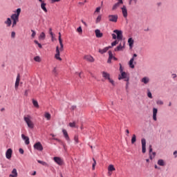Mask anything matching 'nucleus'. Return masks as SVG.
Masks as SVG:
<instances>
[{
	"label": "nucleus",
	"mask_w": 177,
	"mask_h": 177,
	"mask_svg": "<svg viewBox=\"0 0 177 177\" xmlns=\"http://www.w3.org/2000/svg\"><path fill=\"white\" fill-rule=\"evenodd\" d=\"M59 42L60 45V48H59V46H57L56 50H55V58L57 60H59V62H62V57H60V52H63V48L64 46L63 45V40L62 39V33L59 32Z\"/></svg>",
	"instance_id": "nucleus-1"
},
{
	"label": "nucleus",
	"mask_w": 177,
	"mask_h": 177,
	"mask_svg": "<svg viewBox=\"0 0 177 177\" xmlns=\"http://www.w3.org/2000/svg\"><path fill=\"white\" fill-rule=\"evenodd\" d=\"M21 12V9L17 8V14H13L11 15V19L12 20V27H15L16 24H17V22L19 21V17L20 16V13Z\"/></svg>",
	"instance_id": "nucleus-2"
},
{
	"label": "nucleus",
	"mask_w": 177,
	"mask_h": 177,
	"mask_svg": "<svg viewBox=\"0 0 177 177\" xmlns=\"http://www.w3.org/2000/svg\"><path fill=\"white\" fill-rule=\"evenodd\" d=\"M24 120L25 122H26L28 128H30V129H32L34 128V123L32 121H31V116L27 115L24 118Z\"/></svg>",
	"instance_id": "nucleus-3"
},
{
	"label": "nucleus",
	"mask_w": 177,
	"mask_h": 177,
	"mask_svg": "<svg viewBox=\"0 0 177 177\" xmlns=\"http://www.w3.org/2000/svg\"><path fill=\"white\" fill-rule=\"evenodd\" d=\"M121 76L118 77V80H124L127 82L126 88H128V85L129 84V78L127 77V73L120 72Z\"/></svg>",
	"instance_id": "nucleus-4"
},
{
	"label": "nucleus",
	"mask_w": 177,
	"mask_h": 177,
	"mask_svg": "<svg viewBox=\"0 0 177 177\" xmlns=\"http://www.w3.org/2000/svg\"><path fill=\"white\" fill-rule=\"evenodd\" d=\"M102 77L103 78H104V80H108V81H109V82L112 84V85H114V80H111L110 78V74L108 73L107 72H104L103 71L102 73Z\"/></svg>",
	"instance_id": "nucleus-5"
},
{
	"label": "nucleus",
	"mask_w": 177,
	"mask_h": 177,
	"mask_svg": "<svg viewBox=\"0 0 177 177\" xmlns=\"http://www.w3.org/2000/svg\"><path fill=\"white\" fill-rule=\"evenodd\" d=\"M109 53V58L107 60V63L109 64H111V60H115V62H117V60H118V59L117 57H115V56L113 55V52H111V50H109L108 52Z\"/></svg>",
	"instance_id": "nucleus-6"
},
{
	"label": "nucleus",
	"mask_w": 177,
	"mask_h": 177,
	"mask_svg": "<svg viewBox=\"0 0 177 177\" xmlns=\"http://www.w3.org/2000/svg\"><path fill=\"white\" fill-rule=\"evenodd\" d=\"M108 19L109 21H111L112 23H117L118 21V15H109L108 16Z\"/></svg>",
	"instance_id": "nucleus-7"
},
{
	"label": "nucleus",
	"mask_w": 177,
	"mask_h": 177,
	"mask_svg": "<svg viewBox=\"0 0 177 177\" xmlns=\"http://www.w3.org/2000/svg\"><path fill=\"white\" fill-rule=\"evenodd\" d=\"M33 147L35 150H37L38 151H42V150H44V147L42 146V144H41L40 142L35 143Z\"/></svg>",
	"instance_id": "nucleus-8"
},
{
	"label": "nucleus",
	"mask_w": 177,
	"mask_h": 177,
	"mask_svg": "<svg viewBox=\"0 0 177 177\" xmlns=\"http://www.w3.org/2000/svg\"><path fill=\"white\" fill-rule=\"evenodd\" d=\"M53 160L55 161V162H56V164H57V165L59 166H62L64 164V161L60 157L55 156L53 158Z\"/></svg>",
	"instance_id": "nucleus-9"
},
{
	"label": "nucleus",
	"mask_w": 177,
	"mask_h": 177,
	"mask_svg": "<svg viewBox=\"0 0 177 177\" xmlns=\"http://www.w3.org/2000/svg\"><path fill=\"white\" fill-rule=\"evenodd\" d=\"M123 45V46H122ZM125 48V41H123L122 43H120L119 46H118L115 49V52H120L121 50H124V48Z\"/></svg>",
	"instance_id": "nucleus-10"
},
{
	"label": "nucleus",
	"mask_w": 177,
	"mask_h": 177,
	"mask_svg": "<svg viewBox=\"0 0 177 177\" xmlns=\"http://www.w3.org/2000/svg\"><path fill=\"white\" fill-rule=\"evenodd\" d=\"M115 35H117V39L118 41H122V31L115 30H113Z\"/></svg>",
	"instance_id": "nucleus-11"
},
{
	"label": "nucleus",
	"mask_w": 177,
	"mask_h": 177,
	"mask_svg": "<svg viewBox=\"0 0 177 177\" xmlns=\"http://www.w3.org/2000/svg\"><path fill=\"white\" fill-rule=\"evenodd\" d=\"M138 55L133 54V57L130 59L129 62V66L131 68H135V65H133V62L135 60V57H137Z\"/></svg>",
	"instance_id": "nucleus-12"
},
{
	"label": "nucleus",
	"mask_w": 177,
	"mask_h": 177,
	"mask_svg": "<svg viewBox=\"0 0 177 177\" xmlns=\"http://www.w3.org/2000/svg\"><path fill=\"white\" fill-rule=\"evenodd\" d=\"M149 158L150 160H153L156 157V152H153V148H151V145H149Z\"/></svg>",
	"instance_id": "nucleus-13"
},
{
	"label": "nucleus",
	"mask_w": 177,
	"mask_h": 177,
	"mask_svg": "<svg viewBox=\"0 0 177 177\" xmlns=\"http://www.w3.org/2000/svg\"><path fill=\"white\" fill-rule=\"evenodd\" d=\"M84 60H86V62H89L90 63H93L95 62V58L92 57L91 55H85L84 57Z\"/></svg>",
	"instance_id": "nucleus-14"
},
{
	"label": "nucleus",
	"mask_w": 177,
	"mask_h": 177,
	"mask_svg": "<svg viewBox=\"0 0 177 177\" xmlns=\"http://www.w3.org/2000/svg\"><path fill=\"white\" fill-rule=\"evenodd\" d=\"M118 2L115 3L112 8V10H115V9L120 8V5L124 3V2L122 1V0H118Z\"/></svg>",
	"instance_id": "nucleus-15"
},
{
	"label": "nucleus",
	"mask_w": 177,
	"mask_h": 177,
	"mask_svg": "<svg viewBox=\"0 0 177 177\" xmlns=\"http://www.w3.org/2000/svg\"><path fill=\"white\" fill-rule=\"evenodd\" d=\"M142 153H146V139L142 138L141 140Z\"/></svg>",
	"instance_id": "nucleus-16"
},
{
	"label": "nucleus",
	"mask_w": 177,
	"mask_h": 177,
	"mask_svg": "<svg viewBox=\"0 0 177 177\" xmlns=\"http://www.w3.org/2000/svg\"><path fill=\"white\" fill-rule=\"evenodd\" d=\"M12 149H8L6 152V157L8 158V160H10L12 158Z\"/></svg>",
	"instance_id": "nucleus-17"
},
{
	"label": "nucleus",
	"mask_w": 177,
	"mask_h": 177,
	"mask_svg": "<svg viewBox=\"0 0 177 177\" xmlns=\"http://www.w3.org/2000/svg\"><path fill=\"white\" fill-rule=\"evenodd\" d=\"M62 133L64 135V138H65L67 142H70V136H68V133H67V130L62 129Z\"/></svg>",
	"instance_id": "nucleus-18"
},
{
	"label": "nucleus",
	"mask_w": 177,
	"mask_h": 177,
	"mask_svg": "<svg viewBox=\"0 0 177 177\" xmlns=\"http://www.w3.org/2000/svg\"><path fill=\"white\" fill-rule=\"evenodd\" d=\"M122 12L124 17H128V10H127V7L125 6H122Z\"/></svg>",
	"instance_id": "nucleus-19"
},
{
	"label": "nucleus",
	"mask_w": 177,
	"mask_h": 177,
	"mask_svg": "<svg viewBox=\"0 0 177 177\" xmlns=\"http://www.w3.org/2000/svg\"><path fill=\"white\" fill-rule=\"evenodd\" d=\"M20 84V74L18 73L15 82V89H17L19 88V85Z\"/></svg>",
	"instance_id": "nucleus-20"
},
{
	"label": "nucleus",
	"mask_w": 177,
	"mask_h": 177,
	"mask_svg": "<svg viewBox=\"0 0 177 177\" xmlns=\"http://www.w3.org/2000/svg\"><path fill=\"white\" fill-rule=\"evenodd\" d=\"M22 139L25 141V145H30V138L24 134H21Z\"/></svg>",
	"instance_id": "nucleus-21"
},
{
	"label": "nucleus",
	"mask_w": 177,
	"mask_h": 177,
	"mask_svg": "<svg viewBox=\"0 0 177 177\" xmlns=\"http://www.w3.org/2000/svg\"><path fill=\"white\" fill-rule=\"evenodd\" d=\"M95 37L97 38H102V37H103V33L100 32V30L96 29L95 30Z\"/></svg>",
	"instance_id": "nucleus-22"
},
{
	"label": "nucleus",
	"mask_w": 177,
	"mask_h": 177,
	"mask_svg": "<svg viewBox=\"0 0 177 177\" xmlns=\"http://www.w3.org/2000/svg\"><path fill=\"white\" fill-rule=\"evenodd\" d=\"M108 171H109V174L111 175V172H113V171H115V167H114V165H109L108 167Z\"/></svg>",
	"instance_id": "nucleus-23"
},
{
	"label": "nucleus",
	"mask_w": 177,
	"mask_h": 177,
	"mask_svg": "<svg viewBox=\"0 0 177 177\" xmlns=\"http://www.w3.org/2000/svg\"><path fill=\"white\" fill-rule=\"evenodd\" d=\"M110 48H111V46L105 47L103 49H100L99 53H101V55H103V53H106Z\"/></svg>",
	"instance_id": "nucleus-24"
},
{
	"label": "nucleus",
	"mask_w": 177,
	"mask_h": 177,
	"mask_svg": "<svg viewBox=\"0 0 177 177\" xmlns=\"http://www.w3.org/2000/svg\"><path fill=\"white\" fill-rule=\"evenodd\" d=\"M157 112H158L157 109L153 108V120L154 121H157Z\"/></svg>",
	"instance_id": "nucleus-25"
},
{
	"label": "nucleus",
	"mask_w": 177,
	"mask_h": 177,
	"mask_svg": "<svg viewBox=\"0 0 177 177\" xmlns=\"http://www.w3.org/2000/svg\"><path fill=\"white\" fill-rule=\"evenodd\" d=\"M17 169H13L12 171V174L9 175V177H17Z\"/></svg>",
	"instance_id": "nucleus-26"
},
{
	"label": "nucleus",
	"mask_w": 177,
	"mask_h": 177,
	"mask_svg": "<svg viewBox=\"0 0 177 177\" xmlns=\"http://www.w3.org/2000/svg\"><path fill=\"white\" fill-rule=\"evenodd\" d=\"M44 117L46 118L47 121H50V118H52V115L50 113H49V112H45Z\"/></svg>",
	"instance_id": "nucleus-27"
},
{
	"label": "nucleus",
	"mask_w": 177,
	"mask_h": 177,
	"mask_svg": "<svg viewBox=\"0 0 177 177\" xmlns=\"http://www.w3.org/2000/svg\"><path fill=\"white\" fill-rule=\"evenodd\" d=\"M41 8L42 10H44V12H45V13L48 12V10L46 9V3H41Z\"/></svg>",
	"instance_id": "nucleus-28"
},
{
	"label": "nucleus",
	"mask_w": 177,
	"mask_h": 177,
	"mask_svg": "<svg viewBox=\"0 0 177 177\" xmlns=\"http://www.w3.org/2000/svg\"><path fill=\"white\" fill-rule=\"evenodd\" d=\"M158 165L160 167H164L165 165V162H164V160L160 159L158 160Z\"/></svg>",
	"instance_id": "nucleus-29"
},
{
	"label": "nucleus",
	"mask_w": 177,
	"mask_h": 177,
	"mask_svg": "<svg viewBox=\"0 0 177 177\" xmlns=\"http://www.w3.org/2000/svg\"><path fill=\"white\" fill-rule=\"evenodd\" d=\"M32 104H33V106H35V107H36V109H39V104H38V101L33 99Z\"/></svg>",
	"instance_id": "nucleus-30"
},
{
	"label": "nucleus",
	"mask_w": 177,
	"mask_h": 177,
	"mask_svg": "<svg viewBox=\"0 0 177 177\" xmlns=\"http://www.w3.org/2000/svg\"><path fill=\"white\" fill-rule=\"evenodd\" d=\"M5 24H7L8 27H10V26H12V20H10V18L7 19L5 21Z\"/></svg>",
	"instance_id": "nucleus-31"
},
{
	"label": "nucleus",
	"mask_w": 177,
	"mask_h": 177,
	"mask_svg": "<svg viewBox=\"0 0 177 177\" xmlns=\"http://www.w3.org/2000/svg\"><path fill=\"white\" fill-rule=\"evenodd\" d=\"M74 140H75L76 145H77V143H80V140H79L78 134H75V135Z\"/></svg>",
	"instance_id": "nucleus-32"
},
{
	"label": "nucleus",
	"mask_w": 177,
	"mask_h": 177,
	"mask_svg": "<svg viewBox=\"0 0 177 177\" xmlns=\"http://www.w3.org/2000/svg\"><path fill=\"white\" fill-rule=\"evenodd\" d=\"M46 37L45 32H42L39 36V39H45Z\"/></svg>",
	"instance_id": "nucleus-33"
},
{
	"label": "nucleus",
	"mask_w": 177,
	"mask_h": 177,
	"mask_svg": "<svg viewBox=\"0 0 177 177\" xmlns=\"http://www.w3.org/2000/svg\"><path fill=\"white\" fill-rule=\"evenodd\" d=\"M37 162L39 164H41V165H44V167H48V163H46V162H44L42 160H37Z\"/></svg>",
	"instance_id": "nucleus-34"
},
{
	"label": "nucleus",
	"mask_w": 177,
	"mask_h": 177,
	"mask_svg": "<svg viewBox=\"0 0 177 177\" xmlns=\"http://www.w3.org/2000/svg\"><path fill=\"white\" fill-rule=\"evenodd\" d=\"M135 142H136V135L133 134L131 138V144H135Z\"/></svg>",
	"instance_id": "nucleus-35"
},
{
	"label": "nucleus",
	"mask_w": 177,
	"mask_h": 177,
	"mask_svg": "<svg viewBox=\"0 0 177 177\" xmlns=\"http://www.w3.org/2000/svg\"><path fill=\"white\" fill-rule=\"evenodd\" d=\"M128 43L129 44V46L132 47L133 46V39H132V38H129L128 39Z\"/></svg>",
	"instance_id": "nucleus-36"
},
{
	"label": "nucleus",
	"mask_w": 177,
	"mask_h": 177,
	"mask_svg": "<svg viewBox=\"0 0 177 177\" xmlns=\"http://www.w3.org/2000/svg\"><path fill=\"white\" fill-rule=\"evenodd\" d=\"M69 127H71V128H78V127H77V125H75V122H70Z\"/></svg>",
	"instance_id": "nucleus-37"
},
{
	"label": "nucleus",
	"mask_w": 177,
	"mask_h": 177,
	"mask_svg": "<svg viewBox=\"0 0 177 177\" xmlns=\"http://www.w3.org/2000/svg\"><path fill=\"white\" fill-rule=\"evenodd\" d=\"M142 82H143L144 84H147L149 82V78L147 77H143L142 79Z\"/></svg>",
	"instance_id": "nucleus-38"
},
{
	"label": "nucleus",
	"mask_w": 177,
	"mask_h": 177,
	"mask_svg": "<svg viewBox=\"0 0 177 177\" xmlns=\"http://www.w3.org/2000/svg\"><path fill=\"white\" fill-rule=\"evenodd\" d=\"M93 171H95V167H96V160H95V158H93Z\"/></svg>",
	"instance_id": "nucleus-39"
},
{
	"label": "nucleus",
	"mask_w": 177,
	"mask_h": 177,
	"mask_svg": "<svg viewBox=\"0 0 177 177\" xmlns=\"http://www.w3.org/2000/svg\"><path fill=\"white\" fill-rule=\"evenodd\" d=\"M34 42H35V44H36V45H38V46L40 49H42V45L39 42H38V41L35 40Z\"/></svg>",
	"instance_id": "nucleus-40"
},
{
	"label": "nucleus",
	"mask_w": 177,
	"mask_h": 177,
	"mask_svg": "<svg viewBox=\"0 0 177 177\" xmlns=\"http://www.w3.org/2000/svg\"><path fill=\"white\" fill-rule=\"evenodd\" d=\"M34 60L35 62H38L39 63V62H41V57H39V56H36L34 57Z\"/></svg>",
	"instance_id": "nucleus-41"
},
{
	"label": "nucleus",
	"mask_w": 177,
	"mask_h": 177,
	"mask_svg": "<svg viewBox=\"0 0 177 177\" xmlns=\"http://www.w3.org/2000/svg\"><path fill=\"white\" fill-rule=\"evenodd\" d=\"M118 44V40H115L113 42L111 43V48H113V46H115V45Z\"/></svg>",
	"instance_id": "nucleus-42"
},
{
	"label": "nucleus",
	"mask_w": 177,
	"mask_h": 177,
	"mask_svg": "<svg viewBox=\"0 0 177 177\" xmlns=\"http://www.w3.org/2000/svg\"><path fill=\"white\" fill-rule=\"evenodd\" d=\"M100 20H102V15H99L97 19H96V21H95V23H100Z\"/></svg>",
	"instance_id": "nucleus-43"
},
{
	"label": "nucleus",
	"mask_w": 177,
	"mask_h": 177,
	"mask_svg": "<svg viewBox=\"0 0 177 177\" xmlns=\"http://www.w3.org/2000/svg\"><path fill=\"white\" fill-rule=\"evenodd\" d=\"M53 74H54V75L55 77H57V70H56V68H54V69L53 70Z\"/></svg>",
	"instance_id": "nucleus-44"
},
{
	"label": "nucleus",
	"mask_w": 177,
	"mask_h": 177,
	"mask_svg": "<svg viewBox=\"0 0 177 177\" xmlns=\"http://www.w3.org/2000/svg\"><path fill=\"white\" fill-rule=\"evenodd\" d=\"M77 32H79V34H82V28L80 26L79 28H77Z\"/></svg>",
	"instance_id": "nucleus-45"
},
{
	"label": "nucleus",
	"mask_w": 177,
	"mask_h": 177,
	"mask_svg": "<svg viewBox=\"0 0 177 177\" xmlns=\"http://www.w3.org/2000/svg\"><path fill=\"white\" fill-rule=\"evenodd\" d=\"M31 31H32L31 37L32 38H34L35 35H37V32H35L34 30H31Z\"/></svg>",
	"instance_id": "nucleus-46"
},
{
	"label": "nucleus",
	"mask_w": 177,
	"mask_h": 177,
	"mask_svg": "<svg viewBox=\"0 0 177 177\" xmlns=\"http://www.w3.org/2000/svg\"><path fill=\"white\" fill-rule=\"evenodd\" d=\"M147 96L148 97H149V99H153V95H151V93L150 91L148 92Z\"/></svg>",
	"instance_id": "nucleus-47"
},
{
	"label": "nucleus",
	"mask_w": 177,
	"mask_h": 177,
	"mask_svg": "<svg viewBox=\"0 0 177 177\" xmlns=\"http://www.w3.org/2000/svg\"><path fill=\"white\" fill-rule=\"evenodd\" d=\"M120 72L124 73V69L122 68V65H121V64H120Z\"/></svg>",
	"instance_id": "nucleus-48"
},
{
	"label": "nucleus",
	"mask_w": 177,
	"mask_h": 177,
	"mask_svg": "<svg viewBox=\"0 0 177 177\" xmlns=\"http://www.w3.org/2000/svg\"><path fill=\"white\" fill-rule=\"evenodd\" d=\"M19 152L20 153V154H24V150L21 148L19 149Z\"/></svg>",
	"instance_id": "nucleus-49"
},
{
	"label": "nucleus",
	"mask_w": 177,
	"mask_h": 177,
	"mask_svg": "<svg viewBox=\"0 0 177 177\" xmlns=\"http://www.w3.org/2000/svg\"><path fill=\"white\" fill-rule=\"evenodd\" d=\"M49 33H50V35L53 38V32H52V28L49 29Z\"/></svg>",
	"instance_id": "nucleus-50"
},
{
	"label": "nucleus",
	"mask_w": 177,
	"mask_h": 177,
	"mask_svg": "<svg viewBox=\"0 0 177 177\" xmlns=\"http://www.w3.org/2000/svg\"><path fill=\"white\" fill-rule=\"evenodd\" d=\"M61 0H50L51 3H55L56 2H60Z\"/></svg>",
	"instance_id": "nucleus-51"
},
{
	"label": "nucleus",
	"mask_w": 177,
	"mask_h": 177,
	"mask_svg": "<svg viewBox=\"0 0 177 177\" xmlns=\"http://www.w3.org/2000/svg\"><path fill=\"white\" fill-rule=\"evenodd\" d=\"M11 37H12V38H15V37H16V32H12Z\"/></svg>",
	"instance_id": "nucleus-52"
},
{
	"label": "nucleus",
	"mask_w": 177,
	"mask_h": 177,
	"mask_svg": "<svg viewBox=\"0 0 177 177\" xmlns=\"http://www.w3.org/2000/svg\"><path fill=\"white\" fill-rule=\"evenodd\" d=\"M113 39H117V35L114 33L112 34Z\"/></svg>",
	"instance_id": "nucleus-53"
},
{
	"label": "nucleus",
	"mask_w": 177,
	"mask_h": 177,
	"mask_svg": "<svg viewBox=\"0 0 177 177\" xmlns=\"http://www.w3.org/2000/svg\"><path fill=\"white\" fill-rule=\"evenodd\" d=\"M95 12H96L97 13H99V12H100V7H97V8H96V10H95Z\"/></svg>",
	"instance_id": "nucleus-54"
},
{
	"label": "nucleus",
	"mask_w": 177,
	"mask_h": 177,
	"mask_svg": "<svg viewBox=\"0 0 177 177\" xmlns=\"http://www.w3.org/2000/svg\"><path fill=\"white\" fill-rule=\"evenodd\" d=\"M24 95L25 96H28V90H26L24 92Z\"/></svg>",
	"instance_id": "nucleus-55"
},
{
	"label": "nucleus",
	"mask_w": 177,
	"mask_h": 177,
	"mask_svg": "<svg viewBox=\"0 0 177 177\" xmlns=\"http://www.w3.org/2000/svg\"><path fill=\"white\" fill-rule=\"evenodd\" d=\"M157 104H163V102L161 100H158L157 101Z\"/></svg>",
	"instance_id": "nucleus-56"
},
{
	"label": "nucleus",
	"mask_w": 177,
	"mask_h": 177,
	"mask_svg": "<svg viewBox=\"0 0 177 177\" xmlns=\"http://www.w3.org/2000/svg\"><path fill=\"white\" fill-rule=\"evenodd\" d=\"M71 109H72V110H75V109H77V106H72Z\"/></svg>",
	"instance_id": "nucleus-57"
},
{
	"label": "nucleus",
	"mask_w": 177,
	"mask_h": 177,
	"mask_svg": "<svg viewBox=\"0 0 177 177\" xmlns=\"http://www.w3.org/2000/svg\"><path fill=\"white\" fill-rule=\"evenodd\" d=\"M32 175L34 176L35 175H37V171H33V173L32 174Z\"/></svg>",
	"instance_id": "nucleus-58"
},
{
	"label": "nucleus",
	"mask_w": 177,
	"mask_h": 177,
	"mask_svg": "<svg viewBox=\"0 0 177 177\" xmlns=\"http://www.w3.org/2000/svg\"><path fill=\"white\" fill-rule=\"evenodd\" d=\"M54 140H57V142H60V140L59 138H53Z\"/></svg>",
	"instance_id": "nucleus-59"
},
{
	"label": "nucleus",
	"mask_w": 177,
	"mask_h": 177,
	"mask_svg": "<svg viewBox=\"0 0 177 177\" xmlns=\"http://www.w3.org/2000/svg\"><path fill=\"white\" fill-rule=\"evenodd\" d=\"M155 169H160V168H158V167L156 165H155Z\"/></svg>",
	"instance_id": "nucleus-60"
},
{
	"label": "nucleus",
	"mask_w": 177,
	"mask_h": 177,
	"mask_svg": "<svg viewBox=\"0 0 177 177\" xmlns=\"http://www.w3.org/2000/svg\"><path fill=\"white\" fill-rule=\"evenodd\" d=\"M173 78H176V74H173Z\"/></svg>",
	"instance_id": "nucleus-61"
},
{
	"label": "nucleus",
	"mask_w": 177,
	"mask_h": 177,
	"mask_svg": "<svg viewBox=\"0 0 177 177\" xmlns=\"http://www.w3.org/2000/svg\"><path fill=\"white\" fill-rule=\"evenodd\" d=\"M176 154H177V151H175L174 152V155L176 156Z\"/></svg>",
	"instance_id": "nucleus-62"
},
{
	"label": "nucleus",
	"mask_w": 177,
	"mask_h": 177,
	"mask_svg": "<svg viewBox=\"0 0 177 177\" xmlns=\"http://www.w3.org/2000/svg\"><path fill=\"white\" fill-rule=\"evenodd\" d=\"M1 111H5V108H2V109H1Z\"/></svg>",
	"instance_id": "nucleus-63"
},
{
	"label": "nucleus",
	"mask_w": 177,
	"mask_h": 177,
	"mask_svg": "<svg viewBox=\"0 0 177 177\" xmlns=\"http://www.w3.org/2000/svg\"><path fill=\"white\" fill-rule=\"evenodd\" d=\"M126 132L129 134V130L127 129Z\"/></svg>",
	"instance_id": "nucleus-64"
}]
</instances>
